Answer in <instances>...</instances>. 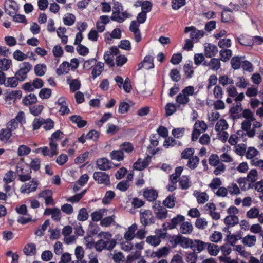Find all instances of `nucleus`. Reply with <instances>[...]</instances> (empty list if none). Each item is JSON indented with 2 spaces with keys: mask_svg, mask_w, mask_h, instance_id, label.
<instances>
[{
  "mask_svg": "<svg viewBox=\"0 0 263 263\" xmlns=\"http://www.w3.org/2000/svg\"><path fill=\"white\" fill-rule=\"evenodd\" d=\"M195 88L193 86H189L185 87L181 91L179 95H178L176 98V101L177 103V106H185L188 104L190 101V96H192L194 94Z\"/></svg>",
  "mask_w": 263,
  "mask_h": 263,
  "instance_id": "nucleus-1",
  "label": "nucleus"
},
{
  "mask_svg": "<svg viewBox=\"0 0 263 263\" xmlns=\"http://www.w3.org/2000/svg\"><path fill=\"white\" fill-rule=\"evenodd\" d=\"M192 239L183 236L181 235H177L172 236L170 239V242L173 248L179 245L183 249L191 248Z\"/></svg>",
  "mask_w": 263,
  "mask_h": 263,
  "instance_id": "nucleus-2",
  "label": "nucleus"
},
{
  "mask_svg": "<svg viewBox=\"0 0 263 263\" xmlns=\"http://www.w3.org/2000/svg\"><path fill=\"white\" fill-rule=\"evenodd\" d=\"M16 173L22 182L29 181L31 179V170L27 165L18 164L16 166Z\"/></svg>",
  "mask_w": 263,
  "mask_h": 263,
  "instance_id": "nucleus-3",
  "label": "nucleus"
},
{
  "mask_svg": "<svg viewBox=\"0 0 263 263\" xmlns=\"http://www.w3.org/2000/svg\"><path fill=\"white\" fill-rule=\"evenodd\" d=\"M32 65L28 62H23L20 65V69L16 72L15 76L19 81H24L27 78V74L30 71Z\"/></svg>",
  "mask_w": 263,
  "mask_h": 263,
  "instance_id": "nucleus-4",
  "label": "nucleus"
},
{
  "mask_svg": "<svg viewBox=\"0 0 263 263\" xmlns=\"http://www.w3.org/2000/svg\"><path fill=\"white\" fill-rule=\"evenodd\" d=\"M242 115V117L245 118V120L241 123V128L243 130L248 129L252 125V121H253V120L255 119L254 117V114L251 110L246 109L243 110Z\"/></svg>",
  "mask_w": 263,
  "mask_h": 263,
  "instance_id": "nucleus-5",
  "label": "nucleus"
},
{
  "mask_svg": "<svg viewBox=\"0 0 263 263\" xmlns=\"http://www.w3.org/2000/svg\"><path fill=\"white\" fill-rule=\"evenodd\" d=\"M93 178L99 184H102L106 185L110 184V177L105 172H96L93 174Z\"/></svg>",
  "mask_w": 263,
  "mask_h": 263,
  "instance_id": "nucleus-6",
  "label": "nucleus"
},
{
  "mask_svg": "<svg viewBox=\"0 0 263 263\" xmlns=\"http://www.w3.org/2000/svg\"><path fill=\"white\" fill-rule=\"evenodd\" d=\"M118 53L119 49L116 47H112L109 50L106 51L104 55V59L106 63L110 66H113L114 56L117 55Z\"/></svg>",
  "mask_w": 263,
  "mask_h": 263,
  "instance_id": "nucleus-7",
  "label": "nucleus"
},
{
  "mask_svg": "<svg viewBox=\"0 0 263 263\" xmlns=\"http://www.w3.org/2000/svg\"><path fill=\"white\" fill-rule=\"evenodd\" d=\"M190 31L191 32L190 34L191 39L195 42H197L199 39L202 38L205 34L203 30H197L193 26L186 27L184 29L185 33Z\"/></svg>",
  "mask_w": 263,
  "mask_h": 263,
  "instance_id": "nucleus-8",
  "label": "nucleus"
},
{
  "mask_svg": "<svg viewBox=\"0 0 263 263\" xmlns=\"http://www.w3.org/2000/svg\"><path fill=\"white\" fill-rule=\"evenodd\" d=\"M38 186L37 180L33 178L28 183H24L20 187V192L22 193H30L35 191Z\"/></svg>",
  "mask_w": 263,
  "mask_h": 263,
  "instance_id": "nucleus-9",
  "label": "nucleus"
},
{
  "mask_svg": "<svg viewBox=\"0 0 263 263\" xmlns=\"http://www.w3.org/2000/svg\"><path fill=\"white\" fill-rule=\"evenodd\" d=\"M140 221L141 223L145 226L148 224L154 223L155 219L150 210H144L140 213Z\"/></svg>",
  "mask_w": 263,
  "mask_h": 263,
  "instance_id": "nucleus-10",
  "label": "nucleus"
},
{
  "mask_svg": "<svg viewBox=\"0 0 263 263\" xmlns=\"http://www.w3.org/2000/svg\"><path fill=\"white\" fill-rule=\"evenodd\" d=\"M261 122L257 121L256 119L252 121V125L250 126L249 129L242 130L245 132V134L249 138H253L256 133V130L262 127Z\"/></svg>",
  "mask_w": 263,
  "mask_h": 263,
  "instance_id": "nucleus-11",
  "label": "nucleus"
},
{
  "mask_svg": "<svg viewBox=\"0 0 263 263\" xmlns=\"http://www.w3.org/2000/svg\"><path fill=\"white\" fill-rule=\"evenodd\" d=\"M205 210L211 218L215 220L220 219L221 216L219 213L216 212V206L213 203H208L205 206Z\"/></svg>",
  "mask_w": 263,
  "mask_h": 263,
  "instance_id": "nucleus-12",
  "label": "nucleus"
},
{
  "mask_svg": "<svg viewBox=\"0 0 263 263\" xmlns=\"http://www.w3.org/2000/svg\"><path fill=\"white\" fill-rule=\"evenodd\" d=\"M151 160V158L149 156H147L144 159L139 158L134 164V167L137 170H142L149 165Z\"/></svg>",
  "mask_w": 263,
  "mask_h": 263,
  "instance_id": "nucleus-13",
  "label": "nucleus"
},
{
  "mask_svg": "<svg viewBox=\"0 0 263 263\" xmlns=\"http://www.w3.org/2000/svg\"><path fill=\"white\" fill-rule=\"evenodd\" d=\"M206 243L199 239H194L192 240L191 249L195 252L200 253L205 249Z\"/></svg>",
  "mask_w": 263,
  "mask_h": 263,
  "instance_id": "nucleus-14",
  "label": "nucleus"
},
{
  "mask_svg": "<svg viewBox=\"0 0 263 263\" xmlns=\"http://www.w3.org/2000/svg\"><path fill=\"white\" fill-rule=\"evenodd\" d=\"M39 197L44 198L46 205L54 204V201L52 198V192L50 190L43 191L39 194Z\"/></svg>",
  "mask_w": 263,
  "mask_h": 263,
  "instance_id": "nucleus-15",
  "label": "nucleus"
},
{
  "mask_svg": "<svg viewBox=\"0 0 263 263\" xmlns=\"http://www.w3.org/2000/svg\"><path fill=\"white\" fill-rule=\"evenodd\" d=\"M246 135L245 132L242 130H238L236 134L232 135L228 140L229 143L232 145H235L238 142L244 141L243 138Z\"/></svg>",
  "mask_w": 263,
  "mask_h": 263,
  "instance_id": "nucleus-16",
  "label": "nucleus"
},
{
  "mask_svg": "<svg viewBox=\"0 0 263 263\" xmlns=\"http://www.w3.org/2000/svg\"><path fill=\"white\" fill-rule=\"evenodd\" d=\"M109 17L107 15L100 16L96 23L97 31L102 32L105 28V25L109 22Z\"/></svg>",
  "mask_w": 263,
  "mask_h": 263,
  "instance_id": "nucleus-17",
  "label": "nucleus"
},
{
  "mask_svg": "<svg viewBox=\"0 0 263 263\" xmlns=\"http://www.w3.org/2000/svg\"><path fill=\"white\" fill-rule=\"evenodd\" d=\"M184 220V216L181 215H178L173 218L170 222L167 223V228L170 230L175 229L178 224H181Z\"/></svg>",
  "mask_w": 263,
  "mask_h": 263,
  "instance_id": "nucleus-18",
  "label": "nucleus"
},
{
  "mask_svg": "<svg viewBox=\"0 0 263 263\" xmlns=\"http://www.w3.org/2000/svg\"><path fill=\"white\" fill-rule=\"evenodd\" d=\"M96 164L98 168L102 171H107L111 168V162L106 158L98 159Z\"/></svg>",
  "mask_w": 263,
  "mask_h": 263,
  "instance_id": "nucleus-19",
  "label": "nucleus"
},
{
  "mask_svg": "<svg viewBox=\"0 0 263 263\" xmlns=\"http://www.w3.org/2000/svg\"><path fill=\"white\" fill-rule=\"evenodd\" d=\"M56 104L60 106L59 111L61 115H64L65 114H68L70 110L68 108L65 98L60 97L59 98L57 102H56Z\"/></svg>",
  "mask_w": 263,
  "mask_h": 263,
  "instance_id": "nucleus-20",
  "label": "nucleus"
},
{
  "mask_svg": "<svg viewBox=\"0 0 263 263\" xmlns=\"http://www.w3.org/2000/svg\"><path fill=\"white\" fill-rule=\"evenodd\" d=\"M217 47L211 43L204 47V54L206 58H211L215 56L218 53Z\"/></svg>",
  "mask_w": 263,
  "mask_h": 263,
  "instance_id": "nucleus-21",
  "label": "nucleus"
},
{
  "mask_svg": "<svg viewBox=\"0 0 263 263\" xmlns=\"http://www.w3.org/2000/svg\"><path fill=\"white\" fill-rule=\"evenodd\" d=\"M67 83L69 85L70 90L74 92L78 90L81 87V82L78 79H72L70 77H67Z\"/></svg>",
  "mask_w": 263,
  "mask_h": 263,
  "instance_id": "nucleus-22",
  "label": "nucleus"
},
{
  "mask_svg": "<svg viewBox=\"0 0 263 263\" xmlns=\"http://www.w3.org/2000/svg\"><path fill=\"white\" fill-rule=\"evenodd\" d=\"M193 195L196 197L198 204H203L209 200V196L205 192H200L198 191H195Z\"/></svg>",
  "mask_w": 263,
  "mask_h": 263,
  "instance_id": "nucleus-23",
  "label": "nucleus"
},
{
  "mask_svg": "<svg viewBox=\"0 0 263 263\" xmlns=\"http://www.w3.org/2000/svg\"><path fill=\"white\" fill-rule=\"evenodd\" d=\"M137 229V225L136 223L130 226L124 235V238L126 240L130 241L136 237L135 231Z\"/></svg>",
  "mask_w": 263,
  "mask_h": 263,
  "instance_id": "nucleus-24",
  "label": "nucleus"
},
{
  "mask_svg": "<svg viewBox=\"0 0 263 263\" xmlns=\"http://www.w3.org/2000/svg\"><path fill=\"white\" fill-rule=\"evenodd\" d=\"M143 195L144 198L149 201H155L158 197V193L154 189H145Z\"/></svg>",
  "mask_w": 263,
  "mask_h": 263,
  "instance_id": "nucleus-25",
  "label": "nucleus"
},
{
  "mask_svg": "<svg viewBox=\"0 0 263 263\" xmlns=\"http://www.w3.org/2000/svg\"><path fill=\"white\" fill-rule=\"evenodd\" d=\"M170 249L167 247H163L159 249L156 251L152 252L150 254V257L152 258L157 257L160 258L168 254Z\"/></svg>",
  "mask_w": 263,
  "mask_h": 263,
  "instance_id": "nucleus-26",
  "label": "nucleus"
},
{
  "mask_svg": "<svg viewBox=\"0 0 263 263\" xmlns=\"http://www.w3.org/2000/svg\"><path fill=\"white\" fill-rule=\"evenodd\" d=\"M193 230V227L191 223L187 221H183L180 225L179 231L183 234H190Z\"/></svg>",
  "mask_w": 263,
  "mask_h": 263,
  "instance_id": "nucleus-27",
  "label": "nucleus"
},
{
  "mask_svg": "<svg viewBox=\"0 0 263 263\" xmlns=\"http://www.w3.org/2000/svg\"><path fill=\"white\" fill-rule=\"evenodd\" d=\"M256 240V237L255 236L248 235L242 238V243L245 246L251 247L255 245Z\"/></svg>",
  "mask_w": 263,
  "mask_h": 263,
  "instance_id": "nucleus-28",
  "label": "nucleus"
},
{
  "mask_svg": "<svg viewBox=\"0 0 263 263\" xmlns=\"http://www.w3.org/2000/svg\"><path fill=\"white\" fill-rule=\"evenodd\" d=\"M208 253L211 256H216L220 251L218 246L215 244L207 242L206 248Z\"/></svg>",
  "mask_w": 263,
  "mask_h": 263,
  "instance_id": "nucleus-29",
  "label": "nucleus"
},
{
  "mask_svg": "<svg viewBox=\"0 0 263 263\" xmlns=\"http://www.w3.org/2000/svg\"><path fill=\"white\" fill-rule=\"evenodd\" d=\"M70 120L73 123L77 124V126L79 128H82L85 126L86 124V121L82 119V117L80 116L73 115L70 117Z\"/></svg>",
  "mask_w": 263,
  "mask_h": 263,
  "instance_id": "nucleus-30",
  "label": "nucleus"
},
{
  "mask_svg": "<svg viewBox=\"0 0 263 263\" xmlns=\"http://www.w3.org/2000/svg\"><path fill=\"white\" fill-rule=\"evenodd\" d=\"M12 136V133L7 127L0 130V141L6 143Z\"/></svg>",
  "mask_w": 263,
  "mask_h": 263,
  "instance_id": "nucleus-31",
  "label": "nucleus"
},
{
  "mask_svg": "<svg viewBox=\"0 0 263 263\" xmlns=\"http://www.w3.org/2000/svg\"><path fill=\"white\" fill-rule=\"evenodd\" d=\"M146 241L147 243L155 247L160 245L161 239L159 236L151 235L146 237Z\"/></svg>",
  "mask_w": 263,
  "mask_h": 263,
  "instance_id": "nucleus-32",
  "label": "nucleus"
},
{
  "mask_svg": "<svg viewBox=\"0 0 263 263\" xmlns=\"http://www.w3.org/2000/svg\"><path fill=\"white\" fill-rule=\"evenodd\" d=\"M34 73L39 77L43 76L47 70V66L44 64H38L34 66Z\"/></svg>",
  "mask_w": 263,
  "mask_h": 263,
  "instance_id": "nucleus-33",
  "label": "nucleus"
},
{
  "mask_svg": "<svg viewBox=\"0 0 263 263\" xmlns=\"http://www.w3.org/2000/svg\"><path fill=\"white\" fill-rule=\"evenodd\" d=\"M24 254L27 256L34 255L36 253V246L34 243L27 244L24 249Z\"/></svg>",
  "mask_w": 263,
  "mask_h": 263,
  "instance_id": "nucleus-34",
  "label": "nucleus"
},
{
  "mask_svg": "<svg viewBox=\"0 0 263 263\" xmlns=\"http://www.w3.org/2000/svg\"><path fill=\"white\" fill-rule=\"evenodd\" d=\"M229 127V125L227 122V121L224 119H220L219 120L215 127V129L216 131L219 132L221 131H224L227 129Z\"/></svg>",
  "mask_w": 263,
  "mask_h": 263,
  "instance_id": "nucleus-35",
  "label": "nucleus"
},
{
  "mask_svg": "<svg viewBox=\"0 0 263 263\" xmlns=\"http://www.w3.org/2000/svg\"><path fill=\"white\" fill-rule=\"evenodd\" d=\"M259 154V151L255 148L254 147L250 146L248 148V149L246 151V157L248 159H254L255 157L258 156Z\"/></svg>",
  "mask_w": 263,
  "mask_h": 263,
  "instance_id": "nucleus-36",
  "label": "nucleus"
},
{
  "mask_svg": "<svg viewBox=\"0 0 263 263\" xmlns=\"http://www.w3.org/2000/svg\"><path fill=\"white\" fill-rule=\"evenodd\" d=\"M18 80L14 77L6 78L4 85L7 87L15 88L18 84Z\"/></svg>",
  "mask_w": 263,
  "mask_h": 263,
  "instance_id": "nucleus-37",
  "label": "nucleus"
},
{
  "mask_svg": "<svg viewBox=\"0 0 263 263\" xmlns=\"http://www.w3.org/2000/svg\"><path fill=\"white\" fill-rule=\"evenodd\" d=\"M128 17V14L126 11L120 12L116 14V16H111L110 18L111 20L116 21L118 23L123 22L126 18Z\"/></svg>",
  "mask_w": 263,
  "mask_h": 263,
  "instance_id": "nucleus-38",
  "label": "nucleus"
},
{
  "mask_svg": "<svg viewBox=\"0 0 263 263\" xmlns=\"http://www.w3.org/2000/svg\"><path fill=\"white\" fill-rule=\"evenodd\" d=\"M191 184V181L187 176H182L179 179V184L182 190L189 189Z\"/></svg>",
  "mask_w": 263,
  "mask_h": 263,
  "instance_id": "nucleus-39",
  "label": "nucleus"
},
{
  "mask_svg": "<svg viewBox=\"0 0 263 263\" xmlns=\"http://www.w3.org/2000/svg\"><path fill=\"white\" fill-rule=\"evenodd\" d=\"M110 157L112 160L121 161L124 159V154L121 149L114 150L110 152Z\"/></svg>",
  "mask_w": 263,
  "mask_h": 263,
  "instance_id": "nucleus-40",
  "label": "nucleus"
},
{
  "mask_svg": "<svg viewBox=\"0 0 263 263\" xmlns=\"http://www.w3.org/2000/svg\"><path fill=\"white\" fill-rule=\"evenodd\" d=\"M104 63L101 62L97 63V65L93 67L91 74L92 78L95 79L99 76L103 70Z\"/></svg>",
  "mask_w": 263,
  "mask_h": 263,
  "instance_id": "nucleus-41",
  "label": "nucleus"
},
{
  "mask_svg": "<svg viewBox=\"0 0 263 263\" xmlns=\"http://www.w3.org/2000/svg\"><path fill=\"white\" fill-rule=\"evenodd\" d=\"M12 65L11 60L3 58H0V69L3 71L8 70Z\"/></svg>",
  "mask_w": 263,
  "mask_h": 263,
  "instance_id": "nucleus-42",
  "label": "nucleus"
},
{
  "mask_svg": "<svg viewBox=\"0 0 263 263\" xmlns=\"http://www.w3.org/2000/svg\"><path fill=\"white\" fill-rule=\"evenodd\" d=\"M37 102L36 96L34 94L30 93L25 96L23 99V102L25 105H30Z\"/></svg>",
  "mask_w": 263,
  "mask_h": 263,
  "instance_id": "nucleus-43",
  "label": "nucleus"
},
{
  "mask_svg": "<svg viewBox=\"0 0 263 263\" xmlns=\"http://www.w3.org/2000/svg\"><path fill=\"white\" fill-rule=\"evenodd\" d=\"M70 64L68 62H63L57 70V73L58 75L63 74L67 73L69 70Z\"/></svg>",
  "mask_w": 263,
  "mask_h": 263,
  "instance_id": "nucleus-44",
  "label": "nucleus"
},
{
  "mask_svg": "<svg viewBox=\"0 0 263 263\" xmlns=\"http://www.w3.org/2000/svg\"><path fill=\"white\" fill-rule=\"evenodd\" d=\"M238 218L236 215H228L224 220V223L231 227L238 223Z\"/></svg>",
  "mask_w": 263,
  "mask_h": 263,
  "instance_id": "nucleus-45",
  "label": "nucleus"
},
{
  "mask_svg": "<svg viewBox=\"0 0 263 263\" xmlns=\"http://www.w3.org/2000/svg\"><path fill=\"white\" fill-rule=\"evenodd\" d=\"M220 60L223 62L229 60L232 56V52L230 49H222L219 52Z\"/></svg>",
  "mask_w": 263,
  "mask_h": 263,
  "instance_id": "nucleus-46",
  "label": "nucleus"
},
{
  "mask_svg": "<svg viewBox=\"0 0 263 263\" xmlns=\"http://www.w3.org/2000/svg\"><path fill=\"white\" fill-rule=\"evenodd\" d=\"M239 43L244 46H252L253 44V41L250 37L248 36L242 35L238 38Z\"/></svg>",
  "mask_w": 263,
  "mask_h": 263,
  "instance_id": "nucleus-47",
  "label": "nucleus"
},
{
  "mask_svg": "<svg viewBox=\"0 0 263 263\" xmlns=\"http://www.w3.org/2000/svg\"><path fill=\"white\" fill-rule=\"evenodd\" d=\"M213 70L217 71L220 68L221 64L220 60L217 58L212 59L207 65Z\"/></svg>",
  "mask_w": 263,
  "mask_h": 263,
  "instance_id": "nucleus-48",
  "label": "nucleus"
},
{
  "mask_svg": "<svg viewBox=\"0 0 263 263\" xmlns=\"http://www.w3.org/2000/svg\"><path fill=\"white\" fill-rule=\"evenodd\" d=\"M228 192L231 195H238L240 194V188L235 183H232L228 186Z\"/></svg>",
  "mask_w": 263,
  "mask_h": 263,
  "instance_id": "nucleus-49",
  "label": "nucleus"
},
{
  "mask_svg": "<svg viewBox=\"0 0 263 263\" xmlns=\"http://www.w3.org/2000/svg\"><path fill=\"white\" fill-rule=\"evenodd\" d=\"M44 109L42 105H32L29 107L30 112L34 116H37L41 114Z\"/></svg>",
  "mask_w": 263,
  "mask_h": 263,
  "instance_id": "nucleus-50",
  "label": "nucleus"
},
{
  "mask_svg": "<svg viewBox=\"0 0 263 263\" xmlns=\"http://www.w3.org/2000/svg\"><path fill=\"white\" fill-rule=\"evenodd\" d=\"M219 83L223 86H225L227 85L233 84L234 81L232 78H229L227 75H223L219 77Z\"/></svg>",
  "mask_w": 263,
  "mask_h": 263,
  "instance_id": "nucleus-51",
  "label": "nucleus"
},
{
  "mask_svg": "<svg viewBox=\"0 0 263 263\" xmlns=\"http://www.w3.org/2000/svg\"><path fill=\"white\" fill-rule=\"evenodd\" d=\"M247 181L250 182V183L255 182L258 179V173L255 169L251 170L247 175L246 178Z\"/></svg>",
  "mask_w": 263,
  "mask_h": 263,
  "instance_id": "nucleus-52",
  "label": "nucleus"
},
{
  "mask_svg": "<svg viewBox=\"0 0 263 263\" xmlns=\"http://www.w3.org/2000/svg\"><path fill=\"white\" fill-rule=\"evenodd\" d=\"M223 236L220 232L215 231L209 237V240L214 243L220 242L222 239Z\"/></svg>",
  "mask_w": 263,
  "mask_h": 263,
  "instance_id": "nucleus-53",
  "label": "nucleus"
},
{
  "mask_svg": "<svg viewBox=\"0 0 263 263\" xmlns=\"http://www.w3.org/2000/svg\"><path fill=\"white\" fill-rule=\"evenodd\" d=\"M163 204L165 206L168 208H173L175 204V197L173 195L168 196L163 201Z\"/></svg>",
  "mask_w": 263,
  "mask_h": 263,
  "instance_id": "nucleus-54",
  "label": "nucleus"
},
{
  "mask_svg": "<svg viewBox=\"0 0 263 263\" xmlns=\"http://www.w3.org/2000/svg\"><path fill=\"white\" fill-rule=\"evenodd\" d=\"M63 22L65 25L71 26L75 22V16L71 13H67L63 17Z\"/></svg>",
  "mask_w": 263,
  "mask_h": 263,
  "instance_id": "nucleus-55",
  "label": "nucleus"
},
{
  "mask_svg": "<svg viewBox=\"0 0 263 263\" xmlns=\"http://www.w3.org/2000/svg\"><path fill=\"white\" fill-rule=\"evenodd\" d=\"M183 70L187 78H190L192 77L194 71L191 62H189V63L185 64L183 67Z\"/></svg>",
  "mask_w": 263,
  "mask_h": 263,
  "instance_id": "nucleus-56",
  "label": "nucleus"
},
{
  "mask_svg": "<svg viewBox=\"0 0 263 263\" xmlns=\"http://www.w3.org/2000/svg\"><path fill=\"white\" fill-rule=\"evenodd\" d=\"M195 227L199 229H204L208 226V221L204 218H198L195 223Z\"/></svg>",
  "mask_w": 263,
  "mask_h": 263,
  "instance_id": "nucleus-57",
  "label": "nucleus"
},
{
  "mask_svg": "<svg viewBox=\"0 0 263 263\" xmlns=\"http://www.w3.org/2000/svg\"><path fill=\"white\" fill-rule=\"evenodd\" d=\"M247 179L246 178H240L238 179L237 182L239 184L240 189L242 190H247L251 188H253V185L251 183H249L248 185H246Z\"/></svg>",
  "mask_w": 263,
  "mask_h": 263,
  "instance_id": "nucleus-58",
  "label": "nucleus"
},
{
  "mask_svg": "<svg viewBox=\"0 0 263 263\" xmlns=\"http://www.w3.org/2000/svg\"><path fill=\"white\" fill-rule=\"evenodd\" d=\"M31 152V149L26 145H21L17 149L18 156H23L28 155Z\"/></svg>",
  "mask_w": 263,
  "mask_h": 263,
  "instance_id": "nucleus-59",
  "label": "nucleus"
},
{
  "mask_svg": "<svg viewBox=\"0 0 263 263\" xmlns=\"http://www.w3.org/2000/svg\"><path fill=\"white\" fill-rule=\"evenodd\" d=\"M88 218V214L85 208L81 209L77 216V219L79 221H84Z\"/></svg>",
  "mask_w": 263,
  "mask_h": 263,
  "instance_id": "nucleus-60",
  "label": "nucleus"
},
{
  "mask_svg": "<svg viewBox=\"0 0 263 263\" xmlns=\"http://www.w3.org/2000/svg\"><path fill=\"white\" fill-rule=\"evenodd\" d=\"M154 58L151 55H147L143 59V62L145 63V68L147 69L154 68L153 63Z\"/></svg>",
  "mask_w": 263,
  "mask_h": 263,
  "instance_id": "nucleus-61",
  "label": "nucleus"
},
{
  "mask_svg": "<svg viewBox=\"0 0 263 263\" xmlns=\"http://www.w3.org/2000/svg\"><path fill=\"white\" fill-rule=\"evenodd\" d=\"M49 151L51 153V157H52L54 155H57L58 154V143L56 141H53L50 140L49 141Z\"/></svg>",
  "mask_w": 263,
  "mask_h": 263,
  "instance_id": "nucleus-62",
  "label": "nucleus"
},
{
  "mask_svg": "<svg viewBox=\"0 0 263 263\" xmlns=\"http://www.w3.org/2000/svg\"><path fill=\"white\" fill-rule=\"evenodd\" d=\"M222 182L220 178H215L212 179L211 182L209 184V186L214 191L215 190L219 188Z\"/></svg>",
  "mask_w": 263,
  "mask_h": 263,
  "instance_id": "nucleus-63",
  "label": "nucleus"
},
{
  "mask_svg": "<svg viewBox=\"0 0 263 263\" xmlns=\"http://www.w3.org/2000/svg\"><path fill=\"white\" fill-rule=\"evenodd\" d=\"M235 152L239 156H243L246 153V145L240 144L235 146Z\"/></svg>",
  "mask_w": 263,
  "mask_h": 263,
  "instance_id": "nucleus-64",
  "label": "nucleus"
}]
</instances>
